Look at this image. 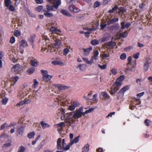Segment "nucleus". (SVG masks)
I'll list each match as a JSON object with an SVG mask.
<instances>
[{
	"label": "nucleus",
	"instance_id": "obj_48",
	"mask_svg": "<svg viewBox=\"0 0 152 152\" xmlns=\"http://www.w3.org/2000/svg\"><path fill=\"white\" fill-rule=\"evenodd\" d=\"M129 87L128 86H126L123 87L121 90V91H122L124 93L126 91L129 90Z\"/></svg>",
	"mask_w": 152,
	"mask_h": 152
},
{
	"label": "nucleus",
	"instance_id": "obj_13",
	"mask_svg": "<svg viewBox=\"0 0 152 152\" xmlns=\"http://www.w3.org/2000/svg\"><path fill=\"white\" fill-rule=\"evenodd\" d=\"M110 35L108 33H105L103 35V37L100 39L101 42H103L108 40L110 38Z\"/></svg>",
	"mask_w": 152,
	"mask_h": 152
},
{
	"label": "nucleus",
	"instance_id": "obj_8",
	"mask_svg": "<svg viewBox=\"0 0 152 152\" xmlns=\"http://www.w3.org/2000/svg\"><path fill=\"white\" fill-rule=\"evenodd\" d=\"M50 31L52 32L51 36H50L51 38L56 37L54 35V34H59V33L61 32V31L59 29H57L53 27H51L50 28Z\"/></svg>",
	"mask_w": 152,
	"mask_h": 152
},
{
	"label": "nucleus",
	"instance_id": "obj_32",
	"mask_svg": "<svg viewBox=\"0 0 152 152\" xmlns=\"http://www.w3.org/2000/svg\"><path fill=\"white\" fill-rule=\"evenodd\" d=\"M20 47H24L28 46V44L26 41L25 40H22L21 42Z\"/></svg>",
	"mask_w": 152,
	"mask_h": 152
},
{
	"label": "nucleus",
	"instance_id": "obj_39",
	"mask_svg": "<svg viewBox=\"0 0 152 152\" xmlns=\"http://www.w3.org/2000/svg\"><path fill=\"white\" fill-rule=\"evenodd\" d=\"M4 2L5 6L7 7H8L11 4V2L10 0H4Z\"/></svg>",
	"mask_w": 152,
	"mask_h": 152
},
{
	"label": "nucleus",
	"instance_id": "obj_62",
	"mask_svg": "<svg viewBox=\"0 0 152 152\" xmlns=\"http://www.w3.org/2000/svg\"><path fill=\"white\" fill-rule=\"evenodd\" d=\"M120 58L122 60H124L126 58V55L125 53H123L120 56Z\"/></svg>",
	"mask_w": 152,
	"mask_h": 152
},
{
	"label": "nucleus",
	"instance_id": "obj_55",
	"mask_svg": "<svg viewBox=\"0 0 152 152\" xmlns=\"http://www.w3.org/2000/svg\"><path fill=\"white\" fill-rule=\"evenodd\" d=\"M57 127H63L65 126V124L64 122H61L58 124H57Z\"/></svg>",
	"mask_w": 152,
	"mask_h": 152
},
{
	"label": "nucleus",
	"instance_id": "obj_27",
	"mask_svg": "<svg viewBox=\"0 0 152 152\" xmlns=\"http://www.w3.org/2000/svg\"><path fill=\"white\" fill-rule=\"evenodd\" d=\"M151 61L150 60L147 61L145 62L144 64V69L147 70L148 69L149 66V64L151 63Z\"/></svg>",
	"mask_w": 152,
	"mask_h": 152
},
{
	"label": "nucleus",
	"instance_id": "obj_38",
	"mask_svg": "<svg viewBox=\"0 0 152 152\" xmlns=\"http://www.w3.org/2000/svg\"><path fill=\"white\" fill-rule=\"evenodd\" d=\"M124 95V93L120 91L117 94V97L118 99H121L122 98Z\"/></svg>",
	"mask_w": 152,
	"mask_h": 152
},
{
	"label": "nucleus",
	"instance_id": "obj_61",
	"mask_svg": "<svg viewBox=\"0 0 152 152\" xmlns=\"http://www.w3.org/2000/svg\"><path fill=\"white\" fill-rule=\"evenodd\" d=\"M100 4V3L99 1H96L94 3L93 7L94 8L97 7L99 6Z\"/></svg>",
	"mask_w": 152,
	"mask_h": 152
},
{
	"label": "nucleus",
	"instance_id": "obj_50",
	"mask_svg": "<svg viewBox=\"0 0 152 152\" xmlns=\"http://www.w3.org/2000/svg\"><path fill=\"white\" fill-rule=\"evenodd\" d=\"M98 66L101 69H105L107 68V64H105L103 65H101L100 64H98Z\"/></svg>",
	"mask_w": 152,
	"mask_h": 152
},
{
	"label": "nucleus",
	"instance_id": "obj_33",
	"mask_svg": "<svg viewBox=\"0 0 152 152\" xmlns=\"http://www.w3.org/2000/svg\"><path fill=\"white\" fill-rule=\"evenodd\" d=\"M71 104L75 108L77 107L80 106V103L77 101H75L71 103Z\"/></svg>",
	"mask_w": 152,
	"mask_h": 152
},
{
	"label": "nucleus",
	"instance_id": "obj_19",
	"mask_svg": "<svg viewBox=\"0 0 152 152\" xmlns=\"http://www.w3.org/2000/svg\"><path fill=\"white\" fill-rule=\"evenodd\" d=\"M84 52V54L85 56L88 55L90 53V51L92 49L91 47H90L87 49H83Z\"/></svg>",
	"mask_w": 152,
	"mask_h": 152
},
{
	"label": "nucleus",
	"instance_id": "obj_23",
	"mask_svg": "<svg viewBox=\"0 0 152 152\" xmlns=\"http://www.w3.org/2000/svg\"><path fill=\"white\" fill-rule=\"evenodd\" d=\"M45 143V140H42L38 145L37 147L36 148V150L37 151L39 150L44 145Z\"/></svg>",
	"mask_w": 152,
	"mask_h": 152
},
{
	"label": "nucleus",
	"instance_id": "obj_5",
	"mask_svg": "<svg viewBox=\"0 0 152 152\" xmlns=\"http://www.w3.org/2000/svg\"><path fill=\"white\" fill-rule=\"evenodd\" d=\"M41 72L43 76V79L45 81L50 80L52 77V76L49 75L48 74V72L46 70H41Z\"/></svg>",
	"mask_w": 152,
	"mask_h": 152
},
{
	"label": "nucleus",
	"instance_id": "obj_24",
	"mask_svg": "<svg viewBox=\"0 0 152 152\" xmlns=\"http://www.w3.org/2000/svg\"><path fill=\"white\" fill-rule=\"evenodd\" d=\"M79 136H78L76 137H75L73 140H70V144L72 145L74 143H76L78 142L79 140Z\"/></svg>",
	"mask_w": 152,
	"mask_h": 152
},
{
	"label": "nucleus",
	"instance_id": "obj_64",
	"mask_svg": "<svg viewBox=\"0 0 152 152\" xmlns=\"http://www.w3.org/2000/svg\"><path fill=\"white\" fill-rule=\"evenodd\" d=\"M26 104H28L30 103L31 102V100L30 99L28 98H26L25 99H24Z\"/></svg>",
	"mask_w": 152,
	"mask_h": 152
},
{
	"label": "nucleus",
	"instance_id": "obj_63",
	"mask_svg": "<svg viewBox=\"0 0 152 152\" xmlns=\"http://www.w3.org/2000/svg\"><path fill=\"white\" fill-rule=\"evenodd\" d=\"M111 42H108L105 45L107 48H112V47L111 46Z\"/></svg>",
	"mask_w": 152,
	"mask_h": 152
},
{
	"label": "nucleus",
	"instance_id": "obj_31",
	"mask_svg": "<svg viewBox=\"0 0 152 152\" xmlns=\"http://www.w3.org/2000/svg\"><path fill=\"white\" fill-rule=\"evenodd\" d=\"M118 10V13L119 15H123L125 13L126 11V10L123 7H120Z\"/></svg>",
	"mask_w": 152,
	"mask_h": 152
},
{
	"label": "nucleus",
	"instance_id": "obj_59",
	"mask_svg": "<svg viewBox=\"0 0 152 152\" xmlns=\"http://www.w3.org/2000/svg\"><path fill=\"white\" fill-rule=\"evenodd\" d=\"M102 57L103 58L108 57L110 56V55L109 53L107 54L106 53L104 52L102 54Z\"/></svg>",
	"mask_w": 152,
	"mask_h": 152
},
{
	"label": "nucleus",
	"instance_id": "obj_7",
	"mask_svg": "<svg viewBox=\"0 0 152 152\" xmlns=\"http://www.w3.org/2000/svg\"><path fill=\"white\" fill-rule=\"evenodd\" d=\"M124 79V76H121L119 77L117 79L116 82L113 84V86H120L122 84V81Z\"/></svg>",
	"mask_w": 152,
	"mask_h": 152
},
{
	"label": "nucleus",
	"instance_id": "obj_58",
	"mask_svg": "<svg viewBox=\"0 0 152 152\" xmlns=\"http://www.w3.org/2000/svg\"><path fill=\"white\" fill-rule=\"evenodd\" d=\"M69 52V50L67 48H66L64 49L63 51V54L65 55H66Z\"/></svg>",
	"mask_w": 152,
	"mask_h": 152
},
{
	"label": "nucleus",
	"instance_id": "obj_57",
	"mask_svg": "<svg viewBox=\"0 0 152 152\" xmlns=\"http://www.w3.org/2000/svg\"><path fill=\"white\" fill-rule=\"evenodd\" d=\"M42 9L43 7L42 6H39L36 8V10L38 12H41Z\"/></svg>",
	"mask_w": 152,
	"mask_h": 152
},
{
	"label": "nucleus",
	"instance_id": "obj_54",
	"mask_svg": "<svg viewBox=\"0 0 152 152\" xmlns=\"http://www.w3.org/2000/svg\"><path fill=\"white\" fill-rule=\"evenodd\" d=\"M7 127H8L7 124L6 123H4L1 126L0 130L4 129L5 128Z\"/></svg>",
	"mask_w": 152,
	"mask_h": 152
},
{
	"label": "nucleus",
	"instance_id": "obj_3",
	"mask_svg": "<svg viewBox=\"0 0 152 152\" xmlns=\"http://www.w3.org/2000/svg\"><path fill=\"white\" fill-rule=\"evenodd\" d=\"M61 4V0H58L55 3H54V4H53V5L51 6L49 5H47L46 6V8L45 9H46V10L49 11H54L58 9L59 6Z\"/></svg>",
	"mask_w": 152,
	"mask_h": 152
},
{
	"label": "nucleus",
	"instance_id": "obj_26",
	"mask_svg": "<svg viewBox=\"0 0 152 152\" xmlns=\"http://www.w3.org/2000/svg\"><path fill=\"white\" fill-rule=\"evenodd\" d=\"M89 145L88 144L85 145L83 148L82 150L83 152H88L89 150Z\"/></svg>",
	"mask_w": 152,
	"mask_h": 152
},
{
	"label": "nucleus",
	"instance_id": "obj_28",
	"mask_svg": "<svg viewBox=\"0 0 152 152\" xmlns=\"http://www.w3.org/2000/svg\"><path fill=\"white\" fill-rule=\"evenodd\" d=\"M60 12L64 15H66V16L68 17H71L72 16L71 15H70V14L68 12L64 10H61Z\"/></svg>",
	"mask_w": 152,
	"mask_h": 152
},
{
	"label": "nucleus",
	"instance_id": "obj_15",
	"mask_svg": "<svg viewBox=\"0 0 152 152\" xmlns=\"http://www.w3.org/2000/svg\"><path fill=\"white\" fill-rule=\"evenodd\" d=\"M99 53L98 50H96L94 52V55L91 58V60L92 63H94V60H96L98 58Z\"/></svg>",
	"mask_w": 152,
	"mask_h": 152
},
{
	"label": "nucleus",
	"instance_id": "obj_35",
	"mask_svg": "<svg viewBox=\"0 0 152 152\" xmlns=\"http://www.w3.org/2000/svg\"><path fill=\"white\" fill-rule=\"evenodd\" d=\"M30 64L31 66L35 67H37L38 66V63L33 60H31L30 61Z\"/></svg>",
	"mask_w": 152,
	"mask_h": 152
},
{
	"label": "nucleus",
	"instance_id": "obj_60",
	"mask_svg": "<svg viewBox=\"0 0 152 152\" xmlns=\"http://www.w3.org/2000/svg\"><path fill=\"white\" fill-rule=\"evenodd\" d=\"M139 55L140 53L139 52H137V53L134 54L133 55V57L135 59H137L139 58Z\"/></svg>",
	"mask_w": 152,
	"mask_h": 152
},
{
	"label": "nucleus",
	"instance_id": "obj_2",
	"mask_svg": "<svg viewBox=\"0 0 152 152\" xmlns=\"http://www.w3.org/2000/svg\"><path fill=\"white\" fill-rule=\"evenodd\" d=\"M61 138H59L57 140V148L58 150H63V151H66L69 150L72 145L70 144V143L69 142L67 145L66 146H65L64 145L62 147L61 145Z\"/></svg>",
	"mask_w": 152,
	"mask_h": 152
},
{
	"label": "nucleus",
	"instance_id": "obj_16",
	"mask_svg": "<svg viewBox=\"0 0 152 152\" xmlns=\"http://www.w3.org/2000/svg\"><path fill=\"white\" fill-rule=\"evenodd\" d=\"M48 46V52H52L56 50V48L54 46L53 44L49 45Z\"/></svg>",
	"mask_w": 152,
	"mask_h": 152
},
{
	"label": "nucleus",
	"instance_id": "obj_17",
	"mask_svg": "<svg viewBox=\"0 0 152 152\" xmlns=\"http://www.w3.org/2000/svg\"><path fill=\"white\" fill-rule=\"evenodd\" d=\"M35 37V35H33L31 36L28 39V42L32 45L33 48L34 47L33 43Z\"/></svg>",
	"mask_w": 152,
	"mask_h": 152
},
{
	"label": "nucleus",
	"instance_id": "obj_30",
	"mask_svg": "<svg viewBox=\"0 0 152 152\" xmlns=\"http://www.w3.org/2000/svg\"><path fill=\"white\" fill-rule=\"evenodd\" d=\"M86 64H82L78 65L76 67V68L77 69H79L81 70H83V69H85L86 68Z\"/></svg>",
	"mask_w": 152,
	"mask_h": 152
},
{
	"label": "nucleus",
	"instance_id": "obj_47",
	"mask_svg": "<svg viewBox=\"0 0 152 152\" xmlns=\"http://www.w3.org/2000/svg\"><path fill=\"white\" fill-rule=\"evenodd\" d=\"M9 10L13 12L15 11V9L14 7L12 4H10L8 7H7Z\"/></svg>",
	"mask_w": 152,
	"mask_h": 152
},
{
	"label": "nucleus",
	"instance_id": "obj_21",
	"mask_svg": "<svg viewBox=\"0 0 152 152\" xmlns=\"http://www.w3.org/2000/svg\"><path fill=\"white\" fill-rule=\"evenodd\" d=\"M113 89L110 91V93L111 94H113L115 93L118 91L119 89L120 86H115Z\"/></svg>",
	"mask_w": 152,
	"mask_h": 152
},
{
	"label": "nucleus",
	"instance_id": "obj_20",
	"mask_svg": "<svg viewBox=\"0 0 152 152\" xmlns=\"http://www.w3.org/2000/svg\"><path fill=\"white\" fill-rule=\"evenodd\" d=\"M51 63L54 65H59L61 66H63L64 65V63L61 61L58 60H55L51 62Z\"/></svg>",
	"mask_w": 152,
	"mask_h": 152
},
{
	"label": "nucleus",
	"instance_id": "obj_56",
	"mask_svg": "<svg viewBox=\"0 0 152 152\" xmlns=\"http://www.w3.org/2000/svg\"><path fill=\"white\" fill-rule=\"evenodd\" d=\"M14 35L16 37H19L20 35V32L18 30H15L14 32Z\"/></svg>",
	"mask_w": 152,
	"mask_h": 152
},
{
	"label": "nucleus",
	"instance_id": "obj_25",
	"mask_svg": "<svg viewBox=\"0 0 152 152\" xmlns=\"http://www.w3.org/2000/svg\"><path fill=\"white\" fill-rule=\"evenodd\" d=\"M43 11H44V15L46 17H50L53 16V14L49 12V11L46 10V9H44Z\"/></svg>",
	"mask_w": 152,
	"mask_h": 152
},
{
	"label": "nucleus",
	"instance_id": "obj_9",
	"mask_svg": "<svg viewBox=\"0 0 152 152\" xmlns=\"http://www.w3.org/2000/svg\"><path fill=\"white\" fill-rule=\"evenodd\" d=\"M123 30H120V32L117 33L116 36V39L119 38L121 37H127L128 35V33L127 31H125L124 33H122Z\"/></svg>",
	"mask_w": 152,
	"mask_h": 152
},
{
	"label": "nucleus",
	"instance_id": "obj_22",
	"mask_svg": "<svg viewBox=\"0 0 152 152\" xmlns=\"http://www.w3.org/2000/svg\"><path fill=\"white\" fill-rule=\"evenodd\" d=\"M53 86L55 87L56 88H57L60 91L65 88V86L61 84H54Z\"/></svg>",
	"mask_w": 152,
	"mask_h": 152
},
{
	"label": "nucleus",
	"instance_id": "obj_10",
	"mask_svg": "<svg viewBox=\"0 0 152 152\" xmlns=\"http://www.w3.org/2000/svg\"><path fill=\"white\" fill-rule=\"evenodd\" d=\"M53 40H54L55 42V43L53 44V45L56 48H58L60 47L61 45V41L58 39H57V38L56 37H53ZM53 40H51V41H52Z\"/></svg>",
	"mask_w": 152,
	"mask_h": 152
},
{
	"label": "nucleus",
	"instance_id": "obj_29",
	"mask_svg": "<svg viewBox=\"0 0 152 152\" xmlns=\"http://www.w3.org/2000/svg\"><path fill=\"white\" fill-rule=\"evenodd\" d=\"M35 69V68L33 67H31L28 69L26 72L28 74L31 75L34 72Z\"/></svg>",
	"mask_w": 152,
	"mask_h": 152
},
{
	"label": "nucleus",
	"instance_id": "obj_45",
	"mask_svg": "<svg viewBox=\"0 0 152 152\" xmlns=\"http://www.w3.org/2000/svg\"><path fill=\"white\" fill-rule=\"evenodd\" d=\"M118 8L117 5H115L111 10H109V12L110 13H112Z\"/></svg>",
	"mask_w": 152,
	"mask_h": 152
},
{
	"label": "nucleus",
	"instance_id": "obj_51",
	"mask_svg": "<svg viewBox=\"0 0 152 152\" xmlns=\"http://www.w3.org/2000/svg\"><path fill=\"white\" fill-rule=\"evenodd\" d=\"M26 148L23 146L20 147L18 151V152H23L25 150Z\"/></svg>",
	"mask_w": 152,
	"mask_h": 152
},
{
	"label": "nucleus",
	"instance_id": "obj_12",
	"mask_svg": "<svg viewBox=\"0 0 152 152\" xmlns=\"http://www.w3.org/2000/svg\"><path fill=\"white\" fill-rule=\"evenodd\" d=\"M69 10L71 12L77 13L80 11V10L74 5H70L69 7Z\"/></svg>",
	"mask_w": 152,
	"mask_h": 152
},
{
	"label": "nucleus",
	"instance_id": "obj_42",
	"mask_svg": "<svg viewBox=\"0 0 152 152\" xmlns=\"http://www.w3.org/2000/svg\"><path fill=\"white\" fill-rule=\"evenodd\" d=\"M111 73L114 75H116L117 73V70L115 68H112L110 70Z\"/></svg>",
	"mask_w": 152,
	"mask_h": 152
},
{
	"label": "nucleus",
	"instance_id": "obj_41",
	"mask_svg": "<svg viewBox=\"0 0 152 152\" xmlns=\"http://www.w3.org/2000/svg\"><path fill=\"white\" fill-rule=\"evenodd\" d=\"M61 119L62 120H64L65 118V115L64 111L63 109L61 110Z\"/></svg>",
	"mask_w": 152,
	"mask_h": 152
},
{
	"label": "nucleus",
	"instance_id": "obj_18",
	"mask_svg": "<svg viewBox=\"0 0 152 152\" xmlns=\"http://www.w3.org/2000/svg\"><path fill=\"white\" fill-rule=\"evenodd\" d=\"M19 78L18 76L17 75L12 77L11 78V80L14 83L12 84V83H11V86H13L15 84V83L18 80Z\"/></svg>",
	"mask_w": 152,
	"mask_h": 152
},
{
	"label": "nucleus",
	"instance_id": "obj_46",
	"mask_svg": "<svg viewBox=\"0 0 152 152\" xmlns=\"http://www.w3.org/2000/svg\"><path fill=\"white\" fill-rule=\"evenodd\" d=\"M91 43L92 45H96L99 44V41L98 40L94 39L91 41Z\"/></svg>",
	"mask_w": 152,
	"mask_h": 152
},
{
	"label": "nucleus",
	"instance_id": "obj_14",
	"mask_svg": "<svg viewBox=\"0 0 152 152\" xmlns=\"http://www.w3.org/2000/svg\"><path fill=\"white\" fill-rule=\"evenodd\" d=\"M100 97L104 101L106 99H109V96L106 92H102L101 93Z\"/></svg>",
	"mask_w": 152,
	"mask_h": 152
},
{
	"label": "nucleus",
	"instance_id": "obj_40",
	"mask_svg": "<svg viewBox=\"0 0 152 152\" xmlns=\"http://www.w3.org/2000/svg\"><path fill=\"white\" fill-rule=\"evenodd\" d=\"M83 59L86 62V63L89 64H92L91 59L90 61H89L88 58L85 57L83 58Z\"/></svg>",
	"mask_w": 152,
	"mask_h": 152
},
{
	"label": "nucleus",
	"instance_id": "obj_43",
	"mask_svg": "<svg viewBox=\"0 0 152 152\" xmlns=\"http://www.w3.org/2000/svg\"><path fill=\"white\" fill-rule=\"evenodd\" d=\"M94 108H91L88 110H86L84 112H83L84 115L86 114H87L88 113L91 112L93 111L94 110Z\"/></svg>",
	"mask_w": 152,
	"mask_h": 152
},
{
	"label": "nucleus",
	"instance_id": "obj_52",
	"mask_svg": "<svg viewBox=\"0 0 152 152\" xmlns=\"http://www.w3.org/2000/svg\"><path fill=\"white\" fill-rule=\"evenodd\" d=\"M133 48L132 46H128V47L125 48L124 49V50L126 51H129L133 49Z\"/></svg>",
	"mask_w": 152,
	"mask_h": 152
},
{
	"label": "nucleus",
	"instance_id": "obj_53",
	"mask_svg": "<svg viewBox=\"0 0 152 152\" xmlns=\"http://www.w3.org/2000/svg\"><path fill=\"white\" fill-rule=\"evenodd\" d=\"M75 108L71 104L69 105L68 107V110L71 111H72L75 110Z\"/></svg>",
	"mask_w": 152,
	"mask_h": 152
},
{
	"label": "nucleus",
	"instance_id": "obj_1",
	"mask_svg": "<svg viewBox=\"0 0 152 152\" xmlns=\"http://www.w3.org/2000/svg\"><path fill=\"white\" fill-rule=\"evenodd\" d=\"M82 115H84L83 108L80 107L78 110H76L75 111L68 113L65 120H67V121H68V125L73 126L72 125L74 123L75 119L78 118Z\"/></svg>",
	"mask_w": 152,
	"mask_h": 152
},
{
	"label": "nucleus",
	"instance_id": "obj_44",
	"mask_svg": "<svg viewBox=\"0 0 152 152\" xmlns=\"http://www.w3.org/2000/svg\"><path fill=\"white\" fill-rule=\"evenodd\" d=\"M33 83L34 84L32 86V87L33 88H35L38 86V83L36 79H34Z\"/></svg>",
	"mask_w": 152,
	"mask_h": 152
},
{
	"label": "nucleus",
	"instance_id": "obj_6",
	"mask_svg": "<svg viewBox=\"0 0 152 152\" xmlns=\"http://www.w3.org/2000/svg\"><path fill=\"white\" fill-rule=\"evenodd\" d=\"M25 129V127L23 126L18 127L16 129L15 134L18 137H21L23 135Z\"/></svg>",
	"mask_w": 152,
	"mask_h": 152
},
{
	"label": "nucleus",
	"instance_id": "obj_34",
	"mask_svg": "<svg viewBox=\"0 0 152 152\" xmlns=\"http://www.w3.org/2000/svg\"><path fill=\"white\" fill-rule=\"evenodd\" d=\"M43 129H45L46 128H48L50 126L47 123H45L43 121H42L40 123Z\"/></svg>",
	"mask_w": 152,
	"mask_h": 152
},
{
	"label": "nucleus",
	"instance_id": "obj_49",
	"mask_svg": "<svg viewBox=\"0 0 152 152\" xmlns=\"http://www.w3.org/2000/svg\"><path fill=\"white\" fill-rule=\"evenodd\" d=\"M25 104H26V103L24 100H23L20 101L19 103L16 104V106H17L19 107L21 105H22Z\"/></svg>",
	"mask_w": 152,
	"mask_h": 152
},
{
	"label": "nucleus",
	"instance_id": "obj_37",
	"mask_svg": "<svg viewBox=\"0 0 152 152\" xmlns=\"http://www.w3.org/2000/svg\"><path fill=\"white\" fill-rule=\"evenodd\" d=\"M0 98H2L1 100L2 104L4 105L6 104L8 101L7 99L6 98H3L1 95H0Z\"/></svg>",
	"mask_w": 152,
	"mask_h": 152
},
{
	"label": "nucleus",
	"instance_id": "obj_36",
	"mask_svg": "<svg viewBox=\"0 0 152 152\" xmlns=\"http://www.w3.org/2000/svg\"><path fill=\"white\" fill-rule=\"evenodd\" d=\"M35 133L34 131L30 132L28 134L27 136L30 139H32L34 138Z\"/></svg>",
	"mask_w": 152,
	"mask_h": 152
},
{
	"label": "nucleus",
	"instance_id": "obj_4",
	"mask_svg": "<svg viewBox=\"0 0 152 152\" xmlns=\"http://www.w3.org/2000/svg\"><path fill=\"white\" fill-rule=\"evenodd\" d=\"M23 67L19 65L15 64L12 67V71L15 74H19L21 73L23 70Z\"/></svg>",
	"mask_w": 152,
	"mask_h": 152
},
{
	"label": "nucleus",
	"instance_id": "obj_11",
	"mask_svg": "<svg viewBox=\"0 0 152 152\" xmlns=\"http://www.w3.org/2000/svg\"><path fill=\"white\" fill-rule=\"evenodd\" d=\"M27 89L25 88L20 91L18 93V96L20 98H23L27 94Z\"/></svg>",
	"mask_w": 152,
	"mask_h": 152
}]
</instances>
